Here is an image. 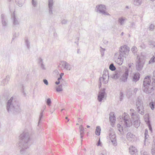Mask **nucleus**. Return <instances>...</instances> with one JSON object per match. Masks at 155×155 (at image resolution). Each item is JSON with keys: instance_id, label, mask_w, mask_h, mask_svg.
Here are the masks:
<instances>
[{"instance_id": "obj_1", "label": "nucleus", "mask_w": 155, "mask_h": 155, "mask_svg": "<svg viewBox=\"0 0 155 155\" xmlns=\"http://www.w3.org/2000/svg\"><path fill=\"white\" fill-rule=\"evenodd\" d=\"M19 141L18 144V147L20 149L21 155H27L26 150L28 148L32 143L29 133L24 132L20 136Z\"/></svg>"}, {"instance_id": "obj_2", "label": "nucleus", "mask_w": 155, "mask_h": 155, "mask_svg": "<svg viewBox=\"0 0 155 155\" xmlns=\"http://www.w3.org/2000/svg\"><path fill=\"white\" fill-rule=\"evenodd\" d=\"M6 109L8 113L15 114L21 111L19 103L15 99H14L13 97H12L7 102Z\"/></svg>"}, {"instance_id": "obj_3", "label": "nucleus", "mask_w": 155, "mask_h": 155, "mask_svg": "<svg viewBox=\"0 0 155 155\" xmlns=\"http://www.w3.org/2000/svg\"><path fill=\"white\" fill-rule=\"evenodd\" d=\"M128 116L125 115H123L122 117L125 127H130L133 124L136 128H138L140 123L139 115H132V121L128 119Z\"/></svg>"}, {"instance_id": "obj_4", "label": "nucleus", "mask_w": 155, "mask_h": 155, "mask_svg": "<svg viewBox=\"0 0 155 155\" xmlns=\"http://www.w3.org/2000/svg\"><path fill=\"white\" fill-rule=\"evenodd\" d=\"M151 76L149 75L146 76L143 80L142 89L143 92L146 94H151L154 91L155 84H152V87H150L151 86Z\"/></svg>"}, {"instance_id": "obj_5", "label": "nucleus", "mask_w": 155, "mask_h": 155, "mask_svg": "<svg viewBox=\"0 0 155 155\" xmlns=\"http://www.w3.org/2000/svg\"><path fill=\"white\" fill-rule=\"evenodd\" d=\"M129 70L128 68H126L124 72L122 73L120 72L116 73L114 75L113 78L114 79H118L120 82L125 83L127 82L129 75Z\"/></svg>"}, {"instance_id": "obj_6", "label": "nucleus", "mask_w": 155, "mask_h": 155, "mask_svg": "<svg viewBox=\"0 0 155 155\" xmlns=\"http://www.w3.org/2000/svg\"><path fill=\"white\" fill-rule=\"evenodd\" d=\"M119 51V52L116 53V55H118L122 58H126L129 54L130 48L127 45H124L120 48Z\"/></svg>"}, {"instance_id": "obj_7", "label": "nucleus", "mask_w": 155, "mask_h": 155, "mask_svg": "<svg viewBox=\"0 0 155 155\" xmlns=\"http://www.w3.org/2000/svg\"><path fill=\"white\" fill-rule=\"evenodd\" d=\"M145 61V60L143 57L137 55L136 63V68L137 71H140L142 69Z\"/></svg>"}, {"instance_id": "obj_8", "label": "nucleus", "mask_w": 155, "mask_h": 155, "mask_svg": "<svg viewBox=\"0 0 155 155\" xmlns=\"http://www.w3.org/2000/svg\"><path fill=\"white\" fill-rule=\"evenodd\" d=\"M97 12H99L104 15H110L106 11V9L105 5H97L96 6Z\"/></svg>"}, {"instance_id": "obj_9", "label": "nucleus", "mask_w": 155, "mask_h": 155, "mask_svg": "<svg viewBox=\"0 0 155 155\" xmlns=\"http://www.w3.org/2000/svg\"><path fill=\"white\" fill-rule=\"evenodd\" d=\"M105 90L106 89L104 88L100 89L97 97V100L99 102H101L103 99L104 98L105 95L106 94Z\"/></svg>"}, {"instance_id": "obj_10", "label": "nucleus", "mask_w": 155, "mask_h": 155, "mask_svg": "<svg viewBox=\"0 0 155 155\" xmlns=\"http://www.w3.org/2000/svg\"><path fill=\"white\" fill-rule=\"evenodd\" d=\"M60 65H61L62 67H63L64 69H65L67 70H70L71 68V65L64 61H62L60 62L59 65L58 66V68L61 67Z\"/></svg>"}, {"instance_id": "obj_11", "label": "nucleus", "mask_w": 155, "mask_h": 155, "mask_svg": "<svg viewBox=\"0 0 155 155\" xmlns=\"http://www.w3.org/2000/svg\"><path fill=\"white\" fill-rule=\"evenodd\" d=\"M1 18L2 26L3 28H5L8 25V20L6 18L5 15L3 14L1 15Z\"/></svg>"}, {"instance_id": "obj_12", "label": "nucleus", "mask_w": 155, "mask_h": 155, "mask_svg": "<svg viewBox=\"0 0 155 155\" xmlns=\"http://www.w3.org/2000/svg\"><path fill=\"white\" fill-rule=\"evenodd\" d=\"M114 57L116 59L115 60L116 62L119 65H121L123 62L124 58H123L120 56V55H116V54H115L114 55Z\"/></svg>"}, {"instance_id": "obj_13", "label": "nucleus", "mask_w": 155, "mask_h": 155, "mask_svg": "<svg viewBox=\"0 0 155 155\" xmlns=\"http://www.w3.org/2000/svg\"><path fill=\"white\" fill-rule=\"evenodd\" d=\"M110 140L113 145L116 146L117 145V142L116 141V136L115 134L112 135L111 133H110L109 134Z\"/></svg>"}, {"instance_id": "obj_14", "label": "nucleus", "mask_w": 155, "mask_h": 155, "mask_svg": "<svg viewBox=\"0 0 155 155\" xmlns=\"http://www.w3.org/2000/svg\"><path fill=\"white\" fill-rule=\"evenodd\" d=\"M136 110L137 113L143 115L144 114V106H136Z\"/></svg>"}, {"instance_id": "obj_15", "label": "nucleus", "mask_w": 155, "mask_h": 155, "mask_svg": "<svg viewBox=\"0 0 155 155\" xmlns=\"http://www.w3.org/2000/svg\"><path fill=\"white\" fill-rule=\"evenodd\" d=\"M129 150L131 155H138L137 150L135 147L131 146L129 148Z\"/></svg>"}, {"instance_id": "obj_16", "label": "nucleus", "mask_w": 155, "mask_h": 155, "mask_svg": "<svg viewBox=\"0 0 155 155\" xmlns=\"http://www.w3.org/2000/svg\"><path fill=\"white\" fill-rule=\"evenodd\" d=\"M140 74L138 72L135 73L132 77V81L136 82L138 81L140 78Z\"/></svg>"}, {"instance_id": "obj_17", "label": "nucleus", "mask_w": 155, "mask_h": 155, "mask_svg": "<svg viewBox=\"0 0 155 155\" xmlns=\"http://www.w3.org/2000/svg\"><path fill=\"white\" fill-rule=\"evenodd\" d=\"M53 5V0H48V6L49 8V13L50 15H52L53 14L52 6Z\"/></svg>"}, {"instance_id": "obj_18", "label": "nucleus", "mask_w": 155, "mask_h": 155, "mask_svg": "<svg viewBox=\"0 0 155 155\" xmlns=\"http://www.w3.org/2000/svg\"><path fill=\"white\" fill-rule=\"evenodd\" d=\"M109 120L110 122L111 123V125L113 127L114 126V123L116 121V117L113 113L110 114Z\"/></svg>"}, {"instance_id": "obj_19", "label": "nucleus", "mask_w": 155, "mask_h": 155, "mask_svg": "<svg viewBox=\"0 0 155 155\" xmlns=\"http://www.w3.org/2000/svg\"><path fill=\"white\" fill-rule=\"evenodd\" d=\"M109 80H107L105 79V78H103L102 77H101L99 78V88L100 89L102 85L101 81H103V83L104 84H107L108 81Z\"/></svg>"}, {"instance_id": "obj_20", "label": "nucleus", "mask_w": 155, "mask_h": 155, "mask_svg": "<svg viewBox=\"0 0 155 155\" xmlns=\"http://www.w3.org/2000/svg\"><path fill=\"white\" fill-rule=\"evenodd\" d=\"M135 136L131 132H128L127 134V138L128 140L132 141L134 139Z\"/></svg>"}, {"instance_id": "obj_21", "label": "nucleus", "mask_w": 155, "mask_h": 155, "mask_svg": "<svg viewBox=\"0 0 155 155\" xmlns=\"http://www.w3.org/2000/svg\"><path fill=\"white\" fill-rule=\"evenodd\" d=\"M144 106L143 101L141 99H140L139 97H138L136 102V106Z\"/></svg>"}, {"instance_id": "obj_22", "label": "nucleus", "mask_w": 155, "mask_h": 155, "mask_svg": "<svg viewBox=\"0 0 155 155\" xmlns=\"http://www.w3.org/2000/svg\"><path fill=\"white\" fill-rule=\"evenodd\" d=\"M12 17L13 18V25H14L16 26V25H19V23L18 20L16 19L15 16V14L14 12L13 13V14L12 15Z\"/></svg>"}, {"instance_id": "obj_23", "label": "nucleus", "mask_w": 155, "mask_h": 155, "mask_svg": "<svg viewBox=\"0 0 155 155\" xmlns=\"http://www.w3.org/2000/svg\"><path fill=\"white\" fill-rule=\"evenodd\" d=\"M144 118L145 121L147 124H150V117L148 114H146L144 116Z\"/></svg>"}, {"instance_id": "obj_24", "label": "nucleus", "mask_w": 155, "mask_h": 155, "mask_svg": "<svg viewBox=\"0 0 155 155\" xmlns=\"http://www.w3.org/2000/svg\"><path fill=\"white\" fill-rule=\"evenodd\" d=\"M25 0H15V2L19 7H21L24 4Z\"/></svg>"}, {"instance_id": "obj_25", "label": "nucleus", "mask_w": 155, "mask_h": 155, "mask_svg": "<svg viewBox=\"0 0 155 155\" xmlns=\"http://www.w3.org/2000/svg\"><path fill=\"white\" fill-rule=\"evenodd\" d=\"M148 44L150 48H153L155 47V41H154L149 40L148 41Z\"/></svg>"}, {"instance_id": "obj_26", "label": "nucleus", "mask_w": 155, "mask_h": 155, "mask_svg": "<svg viewBox=\"0 0 155 155\" xmlns=\"http://www.w3.org/2000/svg\"><path fill=\"white\" fill-rule=\"evenodd\" d=\"M101 131V129L100 127L97 126L95 130V134L97 136H99L100 134Z\"/></svg>"}, {"instance_id": "obj_27", "label": "nucleus", "mask_w": 155, "mask_h": 155, "mask_svg": "<svg viewBox=\"0 0 155 155\" xmlns=\"http://www.w3.org/2000/svg\"><path fill=\"white\" fill-rule=\"evenodd\" d=\"M153 142L154 143L152 144L151 153L153 155H155V140H153Z\"/></svg>"}, {"instance_id": "obj_28", "label": "nucleus", "mask_w": 155, "mask_h": 155, "mask_svg": "<svg viewBox=\"0 0 155 155\" xmlns=\"http://www.w3.org/2000/svg\"><path fill=\"white\" fill-rule=\"evenodd\" d=\"M130 115L131 117V118H132V115L135 116L136 115H139L137 111H136L134 109H130Z\"/></svg>"}, {"instance_id": "obj_29", "label": "nucleus", "mask_w": 155, "mask_h": 155, "mask_svg": "<svg viewBox=\"0 0 155 155\" xmlns=\"http://www.w3.org/2000/svg\"><path fill=\"white\" fill-rule=\"evenodd\" d=\"M10 79V77L9 75L6 76V78L2 81L4 84H6L8 83Z\"/></svg>"}, {"instance_id": "obj_30", "label": "nucleus", "mask_w": 155, "mask_h": 155, "mask_svg": "<svg viewBox=\"0 0 155 155\" xmlns=\"http://www.w3.org/2000/svg\"><path fill=\"white\" fill-rule=\"evenodd\" d=\"M155 62V52L154 53V55L150 58L149 61V64L154 63Z\"/></svg>"}, {"instance_id": "obj_31", "label": "nucleus", "mask_w": 155, "mask_h": 155, "mask_svg": "<svg viewBox=\"0 0 155 155\" xmlns=\"http://www.w3.org/2000/svg\"><path fill=\"white\" fill-rule=\"evenodd\" d=\"M142 0H134V4L138 6L141 5Z\"/></svg>"}, {"instance_id": "obj_32", "label": "nucleus", "mask_w": 155, "mask_h": 155, "mask_svg": "<svg viewBox=\"0 0 155 155\" xmlns=\"http://www.w3.org/2000/svg\"><path fill=\"white\" fill-rule=\"evenodd\" d=\"M149 106L152 110H154L155 107V103L153 101L150 102L149 103Z\"/></svg>"}, {"instance_id": "obj_33", "label": "nucleus", "mask_w": 155, "mask_h": 155, "mask_svg": "<svg viewBox=\"0 0 155 155\" xmlns=\"http://www.w3.org/2000/svg\"><path fill=\"white\" fill-rule=\"evenodd\" d=\"M25 45L28 49H30V43L28 40V39H25Z\"/></svg>"}, {"instance_id": "obj_34", "label": "nucleus", "mask_w": 155, "mask_h": 155, "mask_svg": "<svg viewBox=\"0 0 155 155\" xmlns=\"http://www.w3.org/2000/svg\"><path fill=\"white\" fill-rule=\"evenodd\" d=\"M80 134H84V130L82 125H80L79 127Z\"/></svg>"}, {"instance_id": "obj_35", "label": "nucleus", "mask_w": 155, "mask_h": 155, "mask_svg": "<svg viewBox=\"0 0 155 155\" xmlns=\"http://www.w3.org/2000/svg\"><path fill=\"white\" fill-rule=\"evenodd\" d=\"M44 111V110H41V111L40 112V114L39 116V121H38V124H40V123L41 120V119L43 117V113Z\"/></svg>"}, {"instance_id": "obj_36", "label": "nucleus", "mask_w": 155, "mask_h": 155, "mask_svg": "<svg viewBox=\"0 0 155 155\" xmlns=\"http://www.w3.org/2000/svg\"><path fill=\"white\" fill-rule=\"evenodd\" d=\"M144 135H145V141L144 143H145V141H146V140L149 137V135L148 134V131L147 129H146L145 130V133H144Z\"/></svg>"}, {"instance_id": "obj_37", "label": "nucleus", "mask_w": 155, "mask_h": 155, "mask_svg": "<svg viewBox=\"0 0 155 155\" xmlns=\"http://www.w3.org/2000/svg\"><path fill=\"white\" fill-rule=\"evenodd\" d=\"M109 69L112 71H114L116 70V68L115 66L112 63L109 66Z\"/></svg>"}, {"instance_id": "obj_38", "label": "nucleus", "mask_w": 155, "mask_h": 155, "mask_svg": "<svg viewBox=\"0 0 155 155\" xmlns=\"http://www.w3.org/2000/svg\"><path fill=\"white\" fill-rule=\"evenodd\" d=\"M117 127L118 128V130L120 133L122 132L123 131V127L119 124H117Z\"/></svg>"}, {"instance_id": "obj_39", "label": "nucleus", "mask_w": 155, "mask_h": 155, "mask_svg": "<svg viewBox=\"0 0 155 155\" xmlns=\"http://www.w3.org/2000/svg\"><path fill=\"white\" fill-rule=\"evenodd\" d=\"M155 27V26L154 25L151 24L150 25L149 27V29L150 31H153Z\"/></svg>"}, {"instance_id": "obj_40", "label": "nucleus", "mask_w": 155, "mask_h": 155, "mask_svg": "<svg viewBox=\"0 0 155 155\" xmlns=\"http://www.w3.org/2000/svg\"><path fill=\"white\" fill-rule=\"evenodd\" d=\"M125 19L123 18H119L118 21L121 25H122L124 22Z\"/></svg>"}, {"instance_id": "obj_41", "label": "nucleus", "mask_w": 155, "mask_h": 155, "mask_svg": "<svg viewBox=\"0 0 155 155\" xmlns=\"http://www.w3.org/2000/svg\"><path fill=\"white\" fill-rule=\"evenodd\" d=\"M56 90L57 92H60L62 91V86L61 85H60L58 87H57Z\"/></svg>"}, {"instance_id": "obj_42", "label": "nucleus", "mask_w": 155, "mask_h": 155, "mask_svg": "<svg viewBox=\"0 0 155 155\" xmlns=\"http://www.w3.org/2000/svg\"><path fill=\"white\" fill-rule=\"evenodd\" d=\"M46 104L48 106H50L51 103V99L50 98H48L46 101Z\"/></svg>"}, {"instance_id": "obj_43", "label": "nucleus", "mask_w": 155, "mask_h": 155, "mask_svg": "<svg viewBox=\"0 0 155 155\" xmlns=\"http://www.w3.org/2000/svg\"><path fill=\"white\" fill-rule=\"evenodd\" d=\"M124 97V94L123 92L120 91V101H121L123 99Z\"/></svg>"}, {"instance_id": "obj_44", "label": "nucleus", "mask_w": 155, "mask_h": 155, "mask_svg": "<svg viewBox=\"0 0 155 155\" xmlns=\"http://www.w3.org/2000/svg\"><path fill=\"white\" fill-rule=\"evenodd\" d=\"M31 2L32 5L34 7H35L36 6L37 3L36 1V0H32Z\"/></svg>"}, {"instance_id": "obj_45", "label": "nucleus", "mask_w": 155, "mask_h": 155, "mask_svg": "<svg viewBox=\"0 0 155 155\" xmlns=\"http://www.w3.org/2000/svg\"><path fill=\"white\" fill-rule=\"evenodd\" d=\"M131 51L134 53H135L137 52V48L135 46H133L131 48Z\"/></svg>"}, {"instance_id": "obj_46", "label": "nucleus", "mask_w": 155, "mask_h": 155, "mask_svg": "<svg viewBox=\"0 0 155 155\" xmlns=\"http://www.w3.org/2000/svg\"><path fill=\"white\" fill-rule=\"evenodd\" d=\"M42 63H43V60L41 57L39 58L38 61V65L41 64Z\"/></svg>"}, {"instance_id": "obj_47", "label": "nucleus", "mask_w": 155, "mask_h": 155, "mask_svg": "<svg viewBox=\"0 0 155 155\" xmlns=\"http://www.w3.org/2000/svg\"><path fill=\"white\" fill-rule=\"evenodd\" d=\"M21 91H22L23 94L24 95V96L25 97H26V94L25 92L24 87L23 85H22Z\"/></svg>"}, {"instance_id": "obj_48", "label": "nucleus", "mask_w": 155, "mask_h": 155, "mask_svg": "<svg viewBox=\"0 0 155 155\" xmlns=\"http://www.w3.org/2000/svg\"><path fill=\"white\" fill-rule=\"evenodd\" d=\"M100 155H107L106 151V150L102 151Z\"/></svg>"}, {"instance_id": "obj_49", "label": "nucleus", "mask_w": 155, "mask_h": 155, "mask_svg": "<svg viewBox=\"0 0 155 155\" xmlns=\"http://www.w3.org/2000/svg\"><path fill=\"white\" fill-rule=\"evenodd\" d=\"M103 75H109L108 71L107 70L104 69Z\"/></svg>"}, {"instance_id": "obj_50", "label": "nucleus", "mask_w": 155, "mask_h": 155, "mask_svg": "<svg viewBox=\"0 0 155 155\" xmlns=\"http://www.w3.org/2000/svg\"><path fill=\"white\" fill-rule=\"evenodd\" d=\"M100 48L101 49V50L100 51L101 52V54L102 56H103L104 54V51L105 50V49L102 48L101 47H100Z\"/></svg>"}, {"instance_id": "obj_51", "label": "nucleus", "mask_w": 155, "mask_h": 155, "mask_svg": "<svg viewBox=\"0 0 155 155\" xmlns=\"http://www.w3.org/2000/svg\"><path fill=\"white\" fill-rule=\"evenodd\" d=\"M39 65L40 66L41 68L43 70H45V65L43 63H42V64H40Z\"/></svg>"}, {"instance_id": "obj_52", "label": "nucleus", "mask_w": 155, "mask_h": 155, "mask_svg": "<svg viewBox=\"0 0 155 155\" xmlns=\"http://www.w3.org/2000/svg\"><path fill=\"white\" fill-rule=\"evenodd\" d=\"M39 65L40 66L41 68L43 70H45V65L43 63H42V64H40Z\"/></svg>"}, {"instance_id": "obj_53", "label": "nucleus", "mask_w": 155, "mask_h": 155, "mask_svg": "<svg viewBox=\"0 0 155 155\" xmlns=\"http://www.w3.org/2000/svg\"><path fill=\"white\" fill-rule=\"evenodd\" d=\"M102 78H105V79H106L107 80H109V75H103Z\"/></svg>"}, {"instance_id": "obj_54", "label": "nucleus", "mask_w": 155, "mask_h": 155, "mask_svg": "<svg viewBox=\"0 0 155 155\" xmlns=\"http://www.w3.org/2000/svg\"><path fill=\"white\" fill-rule=\"evenodd\" d=\"M96 145L97 146H101V142L100 139H99V140L98 141Z\"/></svg>"}, {"instance_id": "obj_55", "label": "nucleus", "mask_w": 155, "mask_h": 155, "mask_svg": "<svg viewBox=\"0 0 155 155\" xmlns=\"http://www.w3.org/2000/svg\"><path fill=\"white\" fill-rule=\"evenodd\" d=\"M148 126V127L149 128V130L151 132V133H152L153 132V130L152 128V127L150 125V124H147Z\"/></svg>"}, {"instance_id": "obj_56", "label": "nucleus", "mask_w": 155, "mask_h": 155, "mask_svg": "<svg viewBox=\"0 0 155 155\" xmlns=\"http://www.w3.org/2000/svg\"><path fill=\"white\" fill-rule=\"evenodd\" d=\"M131 26L132 28L135 29L136 28V26L135 25V24L134 22H132L131 23Z\"/></svg>"}, {"instance_id": "obj_57", "label": "nucleus", "mask_w": 155, "mask_h": 155, "mask_svg": "<svg viewBox=\"0 0 155 155\" xmlns=\"http://www.w3.org/2000/svg\"><path fill=\"white\" fill-rule=\"evenodd\" d=\"M67 22V20L65 19H63L61 21V23L62 24H65Z\"/></svg>"}, {"instance_id": "obj_58", "label": "nucleus", "mask_w": 155, "mask_h": 155, "mask_svg": "<svg viewBox=\"0 0 155 155\" xmlns=\"http://www.w3.org/2000/svg\"><path fill=\"white\" fill-rule=\"evenodd\" d=\"M43 82L46 85H48V81L46 79H44L43 80Z\"/></svg>"}, {"instance_id": "obj_59", "label": "nucleus", "mask_w": 155, "mask_h": 155, "mask_svg": "<svg viewBox=\"0 0 155 155\" xmlns=\"http://www.w3.org/2000/svg\"><path fill=\"white\" fill-rule=\"evenodd\" d=\"M77 41H75L74 42V43L76 44L77 45V46H78V44H79L78 41H79V38L78 37V38H77Z\"/></svg>"}, {"instance_id": "obj_60", "label": "nucleus", "mask_w": 155, "mask_h": 155, "mask_svg": "<svg viewBox=\"0 0 155 155\" xmlns=\"http://www.w3.org/2000/svg\"><path fill=\"white\" fill-rule=\"evenodd\" d=\"M153 81L152 82V84L154 85L155 84V78H152Z\"/></svg>"}, {"instance_id": "obj_61", "label": "nucleus", "mask_w": 155, "mask_h": 155, "mask_svg": "<svg viewBox=\"0 0 155 155\" xmlns=\"http://www.w3.org/2000/svg\"><path fill=\"white\" fill-rule=\"evenodd\" d=\"M138 89L137 88H135L134 90V92L135 94H136V92H137V91Z\"/></svg>"}, {"instance_id": "obj_62", "label": "nucleus", "mask_w": 155, "mask_h": 155, "mask_svg": "<svg viewBox=\"0 0 155 155\" xmlns=\"http://www.w3.org/2000/svg\"><path fill=\"white\" fill-rule=\"evenodd\" d=\"M84 135V134H80L81 138L82 139L83 138ZM81 141H82V139L81 140Z\"/></svg>"}, {"instance_id": "obj_63", "label": "nucleus", "mask_w": 155, "mask_h": 155, "mask_svg": "<svg viewBox=\"0 0 155 155\" xmlns=\"http://www.w3.org/2000/svg\"><path fill=\"white\" fill-rule=\"evenodd\" d=\"M152 78H155V71H154L153 72V76Z\"/></svg>"}, {"instance_id": "obj_64", "label": "nucleus", "mask_w": 155, "mask_h": 155, "mask_svg": "<svg viewBox=\"0 0 155 155\" xmlns=\"http://www.w3.org/2000/svg\"><path fill=\"white\" fill-rule=\"evenodd\" d=\"M60 83V81H57L55 82V84H56L58 85Z\"/></svg>"}]
</instances>
